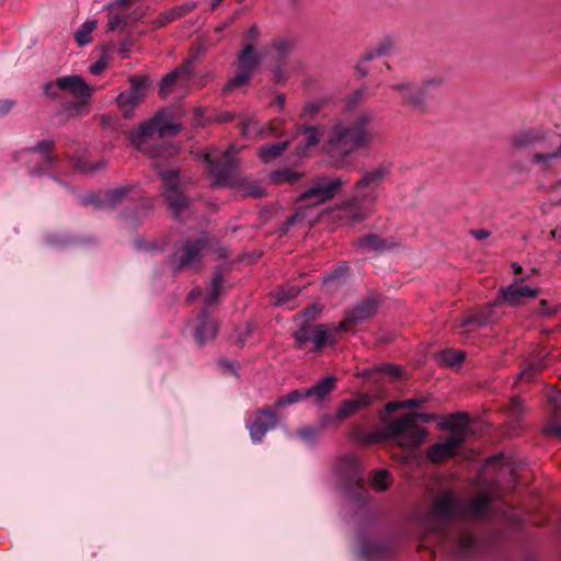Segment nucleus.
I'll list each match as a JSON object with an SVG mask.
<instances>
[{
	"label": "nucleus",
	"mask_w": 561,
	"mask_h": 561,
	"mask_svg": "<svg viewBox=\"0 0 561 561\" xmlns=\"http://www.w3.org/2000/svg\"><path fill=\"white\" fill-rule=\"evenodd\" d=\"M461 500L450 490L442 492L432 503L423 522L426 535L433 536L438 546L467 557L476 549L473 535L461 524Z\"/></svg>",
	"instance_id": "f257e3e1"
},
{
	"label": "nucleus",
	"mask_w": 561,
	"mask_h": 561,
	"mask_svg": "<svg viewBox=\"0 0 561 561\" xmlns=\"http://www.w3.org/2000/svg\"><path fill=\"white\" fill-rule=\"evenodd\" d=\"M378 133L374 116L362 112L353 117H343L333 123L323 144L333 164L343 169L350 164V156L359 149H366L376 139Z\"/></svg>",
	"instance_id": "f03ea898"
},
{
	"label": "nucleus",
	"mask_w": 561,
	"mask_h": 561,
	"mask_svg": "<svg viewBox=\"0 0 561 561\" xmlns=\"http://www.w3.org/2000/svg\"><path fill=\"white\" fill-rule=\"evenodd\" d=\"M389 175V168L379 165L365 171L355 184V195L344 202L334 214L341 225L363 221L369 217L379 196V187Z\"/></svg>",
	"instance_id": "7ed1b4c3"
},
{
	"label": "nucleus",
	"mask_w": 561,
	"mask_h": 561,
	"mask_svg": "<svg viewBox=\"0 0 561 561\" xmlns=\"http://www.w3.org/2000/svg\"><path fill=\"white\" fill-rule=\"evenodd\" d=\"M525 278H522L520 282L516 280L508 286L501 287L499 290V296L493 304L486 306L482 310L474 312L473 314L462 318L457 328V334L472 332L480 327L493 322L495 320V317L493 316V309L502 304H507L514 307L518 306L526 299L536 298L540 293L539 288H531L522 284Z\"/></svg>",
	"instance_id": "20e7f679"
},
{
	"label": "nucleus",
	"mask_w": 561,
	"mask_h": 561,
	"mask_svg": "<svg viewBox=\"0 0 561 561\" xmlns=\"http://www.w3.org/2000/svg\"><path fill=\"white\" fill-rule=\"evenodd\" d=\"M179 126L163 112L157 113L150 121L142 123L129 134L131 145L148 156H156L154 142L165 135L175 136Z\"/></svg>",
	"instance_id": "39448f33"
},
{
	"label": "nucleus",
	"mask_w": 561,
	"mask_h": 561,
	"mask_svg": "<svg viewBox=\"0 0 561 561\" xmlns=\"http://www.w3.org/2000/svg\"><path fill=\"white\" fill-rule=\"evenodd\" d=\"M417 420L427 423L434 421L435 415L430 413H407L390 422L386 426V434L403 448L419 447L425 439L427 431L416 424Z\"/></svg>",
	"instance_id": "423d86ee"
},
{
	"label": "nucleus",
	"mask_w": 561,
	"mask_h": 561,
	"mask_svg": "<svg viewBox=\"0 0 561 561\" xmlns=\"http://www.w3.org/2000/svg\"><path fill=\"white\" fill-rule=\"evenodd\" d=\"M259 36L260 30L256 25H252L243 35V48L238 55L237 71L234 77L228 81L226 91L245 84L252 77L260 62V55L254 49V42Z\"/></svg>",
	"instance_id": "0eeeda50"
},
{
	"label": "nucleus",
	"mask_w": 561,
	"mask_h": 561,
	"mask_svg": "<svg viewBox=\"0 0 561 561\" xmlns=\"http://www.w3.org/2000/svg\"><path fill=\"white\" fill-rule=\"evenodd\" d=\"M233 148L227 149L218 156L217 151L206 150L203 154L207 170L213 176L211 186H232L237 176V164L231 156Z\"/></svg>",
	"instance_id": "6e6552de"
},
{
	"label": "nucleus",
	"mask_w": 561,
	"mask_h": 561,
	"mask_svg": "<svg viewBox=\"0 0 561 561\" xmlns=\"http://www.w3.org/2000/svg\"><path fill=\"white\" fill-rule=\"evenodd\" d=\"M339 330L336 327L332 330L323 324L301 325L294 332L296 345L300 350L308 352L320 351L325 345H333L337 342Z\"/></svg>",
	"instance_id": "1a4fd4ad"
},
{
	"label": "nucleus",
	"mask_w": 561,
	"mask_h": 561,
	"mask_svg": "<svg viewBox=\"0 0 561 561\" xmlns=\"http://www.w3.org/2000/svg\"><path fill=\"white\" fill-rule=\"evenodd\" d=\"M217 241L208 236H202L197 239H187L174 253V260L178 268L194 267L202 259L215 250Z\"/></svg>",
	"instance_id": "9d476101"
},
{
	"label": "nucleus",
	"mask_w": 561,
	"mask_h": 561,
	"mask_svg": "<svg viewBox=\"0 0 561 561\" xmlns=\"http://www.w3.org/2000/svg\"><path fill=\"white\" fill-rule=\"evenodd\" d=\"M442 80L438 78L427 79L423 81L422 85H415L408 81L393 83L390 89L396 92L403 105L413 110H423L425 105V95L433 88L440 85Z\"/></svg>",
	"instance_id": "9b49d317"
},
{
	"label": "nucleus",
	"mask_w": 561,
	"mask_h": 561,
	"mask_svg": "<svg viewBox=\"0 0 561 561\" xmlns=\"http://www.w3.org/2000/svg\"><path fill=\"white\" fill-rule=\"evenodd\" d=\"M346 183L347 181L342 178H317L311 186L300 194L299 201L307 205H319L332 199Z\"/></svg>",
	"instance_id": "f8f14e48"
},
{
	"label": "nucleus",
	"mask_w": 561,
	"mask_h": 561,
	"mask_svg": "<svg viewBox=\"0 0 561 561\" xmlns=\"http://www.w3.org/2000/svg\"><path fill=\"white\" fill-rule=\"evenodd\" d=\"M160 178L165 190V198L175 216L188 205V199L180 188L179 174L175 171L160 172Z\"/></svg>",
	"instance_id": "ddd939ff"
},
{
	"label": "nucleus",
	"mask_w": 561,
	"mask_h": 561,
	"mask_svg": "<svg viewBox=\"0 0 561 561\" xmlns=\"http://www.w3.org/2000/svg\"><path fill=\"white\" fill-rule=\"evenodd\" d=\"M60 87L62 88V92L70 93L73 98L81 100V102H77L72 104V108L80 113L81 108H83L91 98L93 93V88L89 85L80 76H65L59 78Z\"/></svg>",
	"instance_id": "4468645a"
},
{
	"label": "nucleus",
	"mask_w": 561,
	"mask_h": 561,
	"mask_svg": "<svg viewBox=\"0 0 561 561\" xmlns=\"http://www.w3.org/2000/svg\"><path fill=\"white\" fill-rule=\"evenodd\" d=\"M51 148L53 141L44 140L36 147L27 148L22 151V154L28 162L36 163L34 167H28L31 173H42L51 169L54 162L50 156Z\"/></svg>",
	"instance_id": "2eb2a0df"
},
{
	"label": "nucleus",
	"mask_w": 561,
	"mask_h": 561,
	"mask_svg": "<svg viewBox=\"0 0 561 561\" xmlns=\"http://www.w3.org/2000/svg\"><path fill=\"white\" fill-rule=\"evenodd\" d=\"M277 414L270 408L265 407L254 413L253 420L248 423V430L253 442H261L266 432L273 430L277 425Z\"/></svg>",
	"instance_id": "dca6fc26"
},
{
	"label": "nucleus",
	"mask_w": 561,
	"mask_h": 561,
	"mask_svg": "<svg viewBox=\"0 0 561 561\" xmlns=\"http://www.w3.org/2000/svg\"><path fill=\"white\" fill-rule=\"evenodd\" d=\"M461 523L469 520H483L490 516L492 510L491 497L486 494H478L468 503L461 501Z\"/></svg>",
	"instance_id": "f3484780"
},
{
	"label": "nucleus",
	"mask_w": 561,
	"mask_h": 561,
	"mask_svg": "<svg viewBox=\"0 0 561 561\" xmlns=\"http://www.w3.org/2000/svg\"><path fill=\"white\" fill-rule=\"evenodd\" d=\"M377 308L378 304L375 298H367L363 300L347 313L343 321L337 324L336 330L340 332L351 331L354 324L370 319L376 313Z\"/></svg>",
	"instance_id": "a211bd4d"
},
{
	"label": "nucleus",
	"mask_w": 561,
	"mask_h": 561,
	"mask_svg": "<svg viewBox=\"0 0 561 561\" xmlns=\"http://www.w3.org/2000/svg\"><path fill=\"white\" fill-rule=\"evenodd\" d=\"M462 444L461 433L448 436L445 440L432 445L427 451V458L433 462H442L453 457Z\"/></svg>",
	"instance_id": "6ab92c4d"
},
{
	"label": "nucleus",
	"mask_w": 561,
	"mask_h": 561,
	"mask_svg": "<svg viewBox=\"0 0 561 561\" xmlns=\"http://www.w3.org/2000/svg\"><path fill=\"white\" fill-rule=\"evenodd\" d=\"M147 81L148 79L146 77H133L130 79L129 91L122 92L116 98L118 106L126 110H133L135 106H137L145 98Z\"/></svg>",
	"instance_id": "aec40b11"
},
{
	"label": "nucleus",
	"mask_w": 561,
	"mask_h": 561,
	"mask_svg": "<svg viewBox=\"0 0 561 561\" xmlns=\"http://www.w3.org/2000/svg\"><path fill=\"white\" fill-rule=\"evenodd\" d=\"M192 73L188 66L181 67L170 73H168L160 83L159 93L165 98L176 89L187 87L191 80Z\"/></svg>",
	"instance_id": "412c9836"
},
{
	"label": "nucleus",
	"mask_w": 561,
	"mask_h": 561,
	"mask_svg": "<svg viewBox=\"0 0 561 561\" xmlns=\"http://www.w3.org/2000/svg\"><path fill=\"white\" fill-rule=\"evenodd\" d=\"M546 137L536 129H526L516 133L511 139V146L516 150L535 149L543 147Z\"/></svg>",
	"instance_id": "4be33fe9"
},
{
	"label": "nucleus",
	"mask_w": 561,
	"mask_h": 561,
	"mask_svg": "<svg viewBox=\"0 0 561 561\" xmlns=\"http://www.w3.org/2000/svg\"><path fill=\"white\" fill-rule=\"evenodd\" d=\"M370 403L371 397L368 394H359L354 399L344 400L336 411L335 420L337 422L345 420L355 414L360 409L368 407Z\"/></svg>",
	"instance_id": "5701e85b"
},
{
	"label": "nucleus",
	"mask_w": 561,
	"mask_h": 561,
	"mask_svg": "<svg viewBox=\"0 0 561 561\" xmlns=\"http://www.w3.org/2000/svg\"><path fill=\"white\" fill-rule=\"evenodd\" d=\"M358 249L371 252H383L396 247L392 239H380L377 234L370 233L355 241Z\"/></svg>",
	"instance_id": "b1692460"
},
{
	"label": "nucleus",
	"mask_w": 561,
	"mask_h": 561,
	"mask_svg": "<svg viewBox=\"0 0 561 561\" xmlns=\"http://www.w3.org/2000/svg\"><path fill=\"white\" fill-rule=\"evenodd\" d=\"M335 381L332 376L323 377L314 386L306 388L308 398H314L317 403H321L334 390Z\"/></svg>",
	"instance_id": "393cba45"
},
{
	"label": "nucleus",
	"mask_w": 561,
	"mask_h": 561,
	"mask_svg": "<svg viewBox=\"0 0 561 561\" xmlns=\"http://www.w3.org/2000/svg\"><path fill=\"white\" fill-rule=\"evenodd\" d=\"M300 130L301 139L297 154L302 157L307 154V150L319 144L322 133L320 128L316 126L300 127Z\"/></svg>",
	"instance_id": "a878e982"
},
{
	"label": "nucleus",
	"mask_w": 561,
	"mask_h": 561,
	"mask_svg": "<svg viewBox=\"0 0 561 561\" xmlns=\"http://www.w3.org/2000/svg\"><path fill=\"white\" fill-rule=\"evenodd\" d=\"M217 334V327L214 322L208 320L206 311H203L199 316V323L195 330V339L199 344L214 339Z\"/></svg>",
	"instance_id": "bb28decb"
},
{
	"label": "nucleus",
	"mask_w": 561,
	"mask_h": 561,
	"mask_svg": "<svg viewBox=\"0 0 561 561\" xmlns=\"http://www.w3.org/2000/svg\"><path fill=\"white\" fill-rule=\"evenodd\" d=\"M396 48V41L391 36L382 37L374 47L369 48L364 56L365 60H371L376 57L387 56Z\"/></svg>",
	"instance_id": "cd10ccee"
},
{
	"label": "nucleus",
	"mask_w": 561,
	"mask_h": 561,
	"mask_svg": "<svg viewBox=\"0 0 561 561\" xmlns=\"http://www.w3.org/2000/svg\"><path fill=\"white\" fill-rule=\"evenodd\" d=\"M291 48L293 45L289 41L279 38L264 48V55L280 61L289 54Z\"/></svg>",
	"instance_id": "c85d7f7f"
},
{
	"label": "nucleus",
	"mask_w": 561,
	"mask_h": 561,
	"mask_svg": "<svg viewBox=\"0 0 561 561\" xmlns=\"http://www.w3.org/2000/svg\"><path fill=\"white\" fill-rule=\"evenodd\" d=\"M98 27V20L91 19L85 21L73 34L75 41L79 47H83L92 43V34Z\"/></svg>",
	"instance_id": "c756f323"
},
{
	"label": "nucleus",
	"mask_w": 561,
	"mask_h": 561,
	"mask_svg": "<svg viewBox=\"0 0 561 561\" xmlns=\"http://www.w3.org/2000/svg\"><path fill=\"white\" fill-rule=\"evenodd\" d=\"M301 176V173L296 172L289 168H285L283 170L272 172L270 175V180L274 184H294L297 181H299Z\"/></svg>",
	"instance_id": "7c9ffc66"
},
{
	"label": "nucleus",
	"mask_w": 561,
	"mask_h": 561,
	"mask_svg": "<svg viewBox=\"0 0 561 561\" xmlns=\"http://www.w3.org/2000/svg\"><path fill=\"white\" fill-rule=\"evenodd\" d=\"M437 360L445 366L460 365L465 359V353L458 350H444L436 355Z\"/></svg>",
	"instance_id": "2f4dec72"
},
{
	"label": "nucleus",
	"mask_w": 561,
	"mask_h": 561,
	"mask_svg": "<svg viewBox=\"0 0 561 561\" xmlns=\"http://www.w3.org/2000/svg\"><path fill=\"white\" fill-rule=\"evenodd\" d=\"M287 145V141H284L264 146L259 150L257 156L263 162H268L272 159L280 156L282 152L286 149Z\"/></svg>",
	"instance_id": "473e14b6"
},
{
	"label": "nucleus",
	"mask_w": 561,
	"mask_h": 561,
	"mask_svg": "<svg viewBox=\"0 0 561 561\" xmlns=\"http://www.w3.org/2000/svg\"><path fill=\"white\" fill-rule=\"evenodd\" d=\"M341 465L351 470V476H350L351 481H354L356 483L363 482V471L360 468V463L355 456H353V455L345 456L342 459Z\"/></svg>",
	"instance_id": "72a5a7b5"
},
{
	"label": "nucleus",
	"mask_w": 561,
	"mask_h": 561,
	"mask_svg": "<svg viewBox=\"0 0 561 561\" xmlns=\"http://www.w3.org/2000/svg\"><path fill=\"white\" fill-rule=\"evenodd\" d=\"M307 398L308 393L306 392V388L296 389L294 391H290L286 396L278 398L275 402V408L283 409L284 407L291 405Z\"/></svg>",
	"instance_id": "f704fd0d"
},
{
	"label": "nucleus",
	"mask_w": 561,
	"mask_h": 561,
	"mask_svg": "<svg viewBox=\"0 0 561 561\" xmlns=\"http://www.w3.org/2000/svg\"><path fill=\"white\" fill-rule=\"evenodd\" d=\"M466 421H467V417L465 414L456 413V414L450 415L447 419L445 426L451 431V435H454L456 433L457 434L461 433L462 440H463L465 439V428L467 425Z\"/></svg>",
	"instance_id": "c9c22d12"
},
{
	"label": "nucleus",
	"mask_w": 561,
	"mask_h": 561,
	"mask_svg": "<svg viewBox=\"0 0 561 561\" xmlns=\"http://www.w3.org/2000/svg\"><path fill=\"white\" fill-rule=\"evenodd\" d=\"M551 138L558 144L557 149L548 152L540 151L535 153L533 158L535 163L548 164L552 159H556L561 156V140L559 136L553 135Z\"/></svg>",
	"instance_id": "e433bc0d"
},
{
	"label": "nucleus",
	"mask_w": 561,
	"mask_h": 561,
	"mask_svg": "<svg viewBox=\"0 0 561 561\" xmlns=\"http://www.w3.org/2000/svg\"><path fill=\"white\" fill-rule=\"evenodd\" d=\"M426 402L425 398L408 399L402 401H392L386 404V411L392 413L400 409L419 408Z\"/></svg>",
	"instance_id": "4c0bfd02"
},
{
	"label": "nucleus",
	"mask_w": 561,
	"mask_h": 561,
	"mask_svg": "<svg viewBox=\"0 0 561 561\" xmlns=\"http://www.w3.org/2000/svg\"><path fill=\"white\" fill-rule=\"evenodd\" d=\"M371 486L376 490V491H386L390 483H391V480H390V472L386 469H379L377 470L374 476H373V479H371Z\"/></svg>",
	"instance_id": "58836bf2"
},
{
	"label": "nucleus",
	"mask_w": 561,
	"mask_h": 561,
	"mask_svg": "<svg viewBox=\"0 0 561 561\" xmlns=\"http://www.w3.org/2000/svg\"><path fill=\"white\" fill-rule=\"evenodd\" d=\"M222 288V277L220 274H216L211 282V288L209 294L205 297L204 304L206 307H210L217 302Z\"/></svg>",
	"instance_id": "ea45409f"
},
{
	"label": "nucleus",
	"mask_w": 561,
	"mask_h": 561,
	"mask_svg": "<svg viewBox=\"0 0 561 561\" xmlns=\"http://www.w3.org/2000/svg\"><path fill=\"white\" fill-rule=\"evenodd\" d=\"M129 188L119 187L112 191H108L105 195L104 203L108 206H115L127 198L129 193Z\"/></svg>",
	"instance_id": "a19ab883"
},
{
	"label": "nucleus",
	"mask_w": 561,
	"mask_h": 561,
	"mask_svg": "<svg viewBox=\"0 0 561 561\" xmlns=\"http://www.w3.org/2000/svg\"><path fill=\"white\" fill-rule=\"evenodd\" d=\"M324 104V100H314L307 103L301 112V118L305 121L312 119L317 114L320 113Z\"/></svg>",
	"instance_id": "79ce46f5"
},
{
	"label": "nucleus",
	"mask_w": 561,
	"mask_h": 561,
	"mask_svg": "<svg viewBox=\"0 0 561 561\" xmlns=\"http://www.w3.org/2000/svg\"><path fill=\"white\" fill-rule=\"evenodd\" d=\"M126 25L127 19L125 15L113 14L107 22L106 32L123 31Z\"/></svg>",
	"instance_id": "37998d69"
},
{
	"label": "nucleus",
	"mask_w": 561,
	"mask_h": 561,
	"mask_svg": "<svg viewBox=\"0 0 561 561\" xmlns=\"http://www.w3.org/2000/svg\"><path fill=\"white\" fill-rule=\"evenodd\" d=\"M44 94L51 99H59L60 92H62V88L59 83V78H57L55 81L46 82L43 85Z\"/></svg>",
	"instance_id": "c03bdc74"
},
{
	"label": "nucleus",
	"mask_w": 561,
	"mask_h": 561,
	"mask_svg": "<svg viewBox=\"0 0 561 561\" xmlns=\"http://www.w3.org/2000/svg\"><path fill=\"white\" fill-rule=\"evenodd\" d=\"M321 431L311 426H305L297 431V436L304 442H314Z\"/></svg>",
	"instance_id": "a18cd8bd"
},
{
	"label": "nucleus",
	"mask_w": 561,
	"mask_h": 561,
	"mask_svg": "<svg viewBox=\"0 0 561 561\" xmlns=\"http://www.w3.org/2000/svg\"><path fill=\"white\" fill-rule=\"evenodd\" d=\"M508 409L512 414H519L523 411V401L517 397L512 398Z\"/></svg>",
	"instance_id": "49530a36"
},
{
	"label": "nucleus",
	"mask_w": 561,
	"mask_h": 561,
	"mask_svg": "<svg viewBox=\"0 0 561 561\" xmlns=\"http://www.w3.org/2000/svg\"><path fill=\"white\" fill-rule=\"evenodd\" d=\"M381 370L390 376L398 377L401 374V367L393 364L381 365Z\"/></svg>",
	"instance_id": "de8ad7c7"
},
{
	"label": "nucleus",
	"mask_w": 561,
	"mask_h": 561,
	"mask_svg": "<svg viewBox=\"0 0 561 561\" xmlns=\"http://www.w3.org/2000/svg\"><path fill=\"white\" fill-rule=\"evenodd\" d=\"M15 105V101L11 99L0 100V116L8 114Z\"/></svg>",
	"instance_id": "09e8293b"
},
{
	"label": "nucleus",
	"mask_w": 561,
	"mask_h": 561,
	"mask_svg": "<svg viewBox=\"0 0 561 561\" xmlns=\"http://www.w3.org/2000/svg\"><path fill=\"white\" fill-rule=\"evenodd\" d=\"M545 433L548 435L561 437V424H550L546 426Z\"/></svg>",
	"instance_id": "8fccbe9b"
},
{
	"label": "nucleus",
	"mask_w": 561,
	"mask_h": 561,
	"mask_svg": "<svg viewBox=\"0 0 561 561\" xmlns=\"http://www.w3.org/2000/svg\"><path fill=\"white\" fill-rule=\"evenodd\" d=\"M106 67V62L104 60H98L90 67V72L92 75H99L103 71V69Z\"/></svg>",
	"instance_id": "3c124183"
},
{
	"label": "nucleus",
	"mask_w": 561,
	"mask_h": 561,
	"mask_svg": "<svg viewBox=\"0 0 561 561\" xmlns=\"http://www.w3.org/2000/svg\"><path fill=\"white\" fill-rule=\"evenodd\" d=\"M549 400L556 411H561V392L556 393Z\"/></svg>",
	"instance_id": "603ef678"
},
{
	"label": "nucleus",
	"mask_w": 561,
	"mask_h": 561,
	"mask_svg": "<svg viewBox=\"0 0 561 561\" xmlns=\"http://www.w3.org/2000/svg\"><path fill=\"white\" fill-rule=\"evenodd\" d=\"M333 422V417L330 415H323L319 419V431H323L329 424Z\"/></svg>",
	"instance_id": "864d4df0"
},
{
	"label": "nucleus",
	"mask_w": 561,
	"mask_h": 561,
	"mask_svg": "<svg viewBox=\"0 0 561 561\" xmlns=\"http://www.w3.org/2000/svg\"><path fill=\"white\" fill-rule=\"evenodd\" d=\"M471 233L478 240H483L490 237V232L485 229L472 230Z\"/></svg>",
	"instance_id": "5fc2aeb1"
},
{
	"label": "nucleus",
	"mask_w": 561,
	"mask_h": 561,
	"mask_svg": "<svg viewBox=\"0 0 561 561\" xmlns=\"http://www.w3.org/2000/svg\"><path fill=\"white\" fill-rule=\"evenodd\" d=\"M202 295L201 288H194L187 296L188 301H194L198 296Z\"/></svg>",
	"instance_id": "6e6d98bb"
},
{
	"label": "nucleus",
	"mask_w": 561,
	"mask_h": 561,
	"mask_svg": "<svg viewBox=\"0 0 561 561\" xmlns=\"http://www.w3.org/2000/svg\"><path fill=\"white\" fill-rule=\"evenodd\" d=\"M285 96L283 94H278L275 98V103L282 108L285 105Z\"/></svg>",
	"instance_id": "4d7b16f0"
},
{
	"label": "nucleus",
	"mask_w": 561,
	"mask_h": 561,
	"mask_svg": "<svg viewBox=\"0 0 561 561\" xmlns=\"http://www.w3.org/2000/svg\"><path fill=\"white\" fill-rule=\"evenodd\" d=\"M374 442H375V438L373 437V435H365L363 438H360V443H363L365 445H369Z\"/></svg>",
	"instance_id": "13d9d810"
},
{
	"label": "nucleus",
	"mask_w": 561,
	"mask_h": 561,
	"mask_svg": "<svg viewBox=\"0 0 561 561\" xmlns=\"http://www.w3.org/2000/svg\"><path fill=\"white\" fill-rule=\"evenodd\" d=\"M512 268L515 274H519L523 271V267L518 263H513Z\"/></svg>",
	"instance_id": "bf43d9fd"
},
{
	"label": "nucleus",
	"mask_w": 561,
	"mask_h": 561,
	"mask_svg": "<svg viewBox=\"0 0 561 561\" xmlns=\"http://www.w3.org/2000/svg\"><path fill=\"white\" fill-rule=\"evenodd\" d=\"M118 54H121L123 57H126L127 56V53H128V49L123 45L122 47L118 48Z\"/></svg>",
	"instance_id": "052dcab7"
},
{
	"label": "nucleus",
	"mask_w": 561,
	"mask_h": 561,
	"mask_svg": "<svg viewBox=\"0 0 561 561\" xmlns=\"http://www.w3.org/2000/svg\"><path fill=\"white\" fill-rule=\"evenodd\" d=\"M232 118H233V115H232V114H230V113H228V114H224V115L221 116V121H224V122L232 121Z\"/></svg>",
	"instance_id": "680f3d73"
},
{
	"label": "nucleus",
	"mask_w": 561,
	"mask_h": 561,
	"mask_svg": "<svg viewBox=\"0 0 561 561\" xmlns=\"http://www.w3.org/2000/svg\"><path fill=\"white\" fill-rule=\"evenodd\" d=\"M222 0H209V5L214 10Z\"/></svg>",
	"instance_id": "e2e57ef3"
},
{
	"label": "nucleus",
	"mask_w": 561,
	"mask_h": 561,
	"mask_svg": "<svg viewBox=\"0 0 561 561\" xmlns=\"http://www.w3.org/2000/svg\"><path fill=\"white\" fill-rule=\"evenodd\" d=\"M274 73H275V77L277 78V80L280 81L282 80V73H280L279 67L274 70Z\"/></svg>",
	"instance_id": "0e129e2a"
},
{
	"label": "nucleus",
	"mask_w": 561,
	"mask_h": 561,
	"mask_svg": "<svg viewBox=\"0 0 561 561\" xmlns=\"http://www.w3.org/2000/svg\"><path fill=\"white\" fill-rule=\"evenodd\" d=\"M172 20V18H165L163 20L160 21L159 23V26H163L165 25L167 23H169L170 21Z\"/></svg>",
	"instance_id": "69168bd1"
},
{
	"label": "nucleus",
	"mask_w": 561,
	"mask_h": 561,
	"mask_svg": "<svg viewBox=\"0 0 561 561\" xmlns=\"http://www.w3.org/2000/svg\"><path fill=\"white\" fill-rule=\"evenodd\" d=\"M520 378H527L528 379L529 378L528 371H526V370L523 371L522 375H520Z\"/></svg>",
	"instance_id": "338daca9"
},
{
	"label": "nucleus",
	"mask_w": 561,
	"mask_h": 561,
	"mask_svg": "<svg viewBox=\"0 0 561 561\" xmlns=\"http://www.w3.org/2000/svg\"><path fill=\"white\" fill-rule=\"evenodd\" d=\"M311 312H314V310H313V309H312V310H311V309H307V310L305 311V313H304V317H307V316H308L309 313H311Z\"/></svg>",
	"instance_id": "774afa93"
}]
</instances>
